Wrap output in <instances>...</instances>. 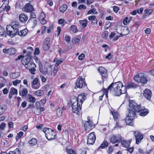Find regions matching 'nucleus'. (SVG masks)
<instances>
[{
    "label": "nucleus",
    "instance_id": "obj_5",
    "mask_svg": "<svg viewBox=\"0 0 154 154\" xmlns=\"http://www.w3.org/2000/svg\"><path fill=\"white\" fill-rule=\"evenodd\" d=\"M134 79L137 83H140L142 84H145L147 82V79L143 73H139L136 75L134 78Z\"/></svg>",
    "mask_w": 154,
    "mask_h": 154
},
{
    "label": "nucleus",
    "instance_id": "obj_47",
    "mask_svg": "<svg viewBox=\"0 0 154 154\" xmlns=\"http://www.w3.org/2000/svg\"><path fill=\"white\" fill-rule=\"evenodd\" d=\"M11 94H15L17 93V90L16 89L14 88H11Z\"/></svg>",
    "mask_w": 154,
    "mask_h": 154
},
{
    "label": "nucleus",
    "instance_id": "obj_33",
    "mask_svg": "<svg viewBox=\"0 0 154 154\" xmlns=\"http://www.w3.org/2000/svg\"><path fill=\"white\" fill-rule=\"evenodd\" d=\"M131 20V17H130L129 18H128V17H126L124 19L123 22V23L124 25H126L130 23Z\"/></svg>",
    "mask_w": 154,
    "mask_h": 154
},
{
    "label": "nucleus",
    "instance_id": "obj_14",
    "mask_svg": "<svg viewBox=\"0 0 154 154\" xmlns=\"http://www.w3.org/2000/svg\"><path fill=\"white\" fill-rule=\"evenodd\" d=\"M98 70L102 75V77L105 78H106L107 76V71L104 67L100 66Z\"/></svg>",
    "mask_w": 154,
    "mask_h": 154
},
{
    "label": "nucleus",
    "instance_id": "obj_34",
    "mask_svg": "<svg viewBox=\"0 0 154 154\" xmlns=\"http://www.w3.org/2000/svg\"><path fill=\"white\" fill-rule=\"evenodd\" d=\"M70 28L71 30L74 33H76L78 31L76 26L75 25H72L71 26Z\"/></svg>",
    "mask_w": 154,
    "mask_h": 154
},
{
    "label": "nucleus",
    "instance_id": "obj_2",
    "mask_svg": "<svg viewBox=\"0 0 154 154\" xmlns=\"http://www.w3.org/2000/svg\"><path fill=\"white\" fill-rule=\"evenodd\" d=\"M70 102L73 112L78 114L81 109V106L82 104H79V103L77 102V98L76 97H74L71 99Z\"/></svg>",
    "mask_w": 154,
    "mask_h": 154
},
{
    "label": "nucleus",
    "instance_id": "obj_1",
    "mask_svg": "<svg viewBox=\"0 0 154 154\" xmlns=\"http://www.w3.org/2000/svg\"><path fill=\"white\" fill-rule=\"evenodd\" d=\"M126 88L123 85L122 83L119 81L112 83L107 89L104 90L106 92V96H107L108 91H112L117 96H119L122 94H125L126 92Z\"/></svg>",
    "mask_w": 154,
    "mask_h": 154
},
{
    "label": "nucleus",
    "instance_id": "obj_19",
    "mask_svg": "<svg viewBox=\"0 0 154 154\" xmlns=\"http://www.w3.org/2000/svg\"><path fill=\"white\" fill-rule=\"evenodd\" d=\"M24 11L26 12H32L34 10L32 6L30 3L26 4L24 7Z\"/></svg>",
    "mask_w": 154,
    "mask_h": 154
},
{
    "label": "nucleus",
    "instance_id": "obj_29",
    "mask_svg": "<svg viewBox=\"0 0 154 154\" xmlns=\"http://www.w3.org/2000/svg\"><path fill=\"white\" fill-rule=\"evenodd\" d=\"M131 141V140L127 141L125 140H123L121 141V143L124 147L127 148L129 146Z\"/></svg>",
    "mask_w": 154,
    "mask_h": 154
},
{
    "label": "nucleus",
    "instance_id": "obj_51",
    "mask_svg": "<svg viewBox=\"0 0 154 154\" xmlns=\"http://www.w3.org/2000/svg\"><path fill=\"white\" fill-rule=\"evenodd\" d=\"M45 15L43 12H42L40 13L39 16V20H42L43 18H45Z\"/></svg>",
    "mask_w": 154,
    "mask_h": 154
},
{
    "label": "nucleus",
    "instance_id": "obj_49",
    "mask_svg": "<svg viewBox=\"0 0 154 154\" xmlns=\"http://www.w3.org/2000/svg\"><path fill=\"white\" fill-rule=\"evenodd\" d=\"M145 14L148 15H150L152 12V10L150 9L149 10L146 9L144 10Z\"/></svg>",
    "mask_w": 154,
    "mask_h": 154
},
{
    "label": "nucleus",
    "instance_id": "obj_10",
    "mask_svg": "<svg viewBox=\"0 0 154 154\" xmlns=\"http://www.w3.org/2000/svg\"><path fill=\"white\" fill-rule=\"evenodd\" d=\"M84 79L80 77L77 78L76 83L75 87L79 88H82L85 86L86 84Z\"/></svg>",
    "mask_w": 154,
    "mask_h": 154
},
{
    "label": "nucleus",
    "instance_id": "obj_60",
    "mask_svg": "<svg viewBox=\"0 0 154 154\" xmlns=\"http://www.w3.org/2000/svg\"><path fill=\"white\" fill-rule=\"evenodd\" d=\"M113 11L116 13H117L119 10V8L116 6H114L113 7Z\"/></svg>",
    "mask_w": 154,
    "mask_h": 154
},
{
    "label": "nucleus",
    "instance_id": "obj_36",
    "mask_svg": "<svg viewBox=\"0 0 154 154\" xmlns=\"http://www.w3.org/2000/svg\"><path fill=\"white\" fill-rule=\"evenodd\" d=\"M8 54L12 55L15 54L16 52L15 49L14 48H8Z\"/></svg>",
    "mask_w": 154,
    "mask_h": 154
},
{
    "label": "nucleus",
    "instance_id": "obj_21",
    "mask_svg": "<svg viewBox=\"0 0 154 154\" xmlns=\"http://www.w3.org/2000/svg\"><path fill=\"white\" fill-rule=\"evenodd\" d=\"M19 19L20 21L25 23L28 20V17L24 14H21L19 16Z\"/></svg>",
    "mask_w": 154,
    "mask_h": 154
},
{
    "label": "nucleus",
    "instance_id": "obj_11",
    "mask_svg": "<svg viewBox=\"0 0 154 154\" xmlns=\"http://www.w3.org/2000/svg\"><path fill=\"white\" fill-rule=\"evenodd\" d=\"M93 123L90 120V118L88 117V121L84 122V126L86 131H89L93 126Z\"/></svg>",
    "mask_w": 154,
    "mask_h": 154
},
{
    "label": "nucleus",
    "instance_id": "obj_24",
    "mask_svg": "<svg viewBox=\"0 0 154 154\" xmlns=\"http://www.w3.org/2000/svg\"><path fill=\"white\" fill-rule=\"evenodd\" d=\"M7 107L5 104H2L0 105V115L3 113L7 110Z\"/></svg>",
    "mask_w": 154,
    "mask_h": 154
},
{
    "label": "nucleus",
    "instance_id": "obj_45",
    "mask_svg": "<svg viewBox=\"0 0 154 154\" xmlns=\"http://www.w3.org/2000/svg\"><path fill=\"white\" fill-rule=\"evenodd\" d=\"M5 33L4 29L0 25V37L4 36Z\"/></svg>",
    "mask_w": 154,
    "mask_h": 154
},
{
    "label": "nucleus",
    "instance_id": "obj_16",
    "mask_svg": "<svg viewBox=\"0 0 154 154\" xmlns=\"http://www.w3.org/2000/svg\"><path fill=\"white\" fill-rule=\"evenodd\" d=\"M50 38H47L45 39L44 43L43 45V48L44 50H48L50 46Z\"/></svg>",
    "mask_w": 154,
    "mask_h": 154
},
{
    "label": "nucleus",
    "instance_id": "obj_9",
    "mask_svg": "<svg viewBox=\"0 0 154 154\" xmlns=\"http://www.w3.org/2000/svg\"><path fill=\"white\" fill-rule=\"evenodd\" d=\"M96 136L94 132L90 133L88 136L87 143L88 144L92 145L95 142Z\"/></svg>",
    "mask_w": 154,
    "mask_h": 154
},
{
    "label": "nucleus",
    "instance_id": "obj_18",
    "mask_svg": "<svg viewBox=\"0 0 154 154\" xmlns=\"http://www.w3.org/2000/svg\"><path fill=\"white\" fill-rule=\"evenodd\" d=\"M12 27V29L13 30L17 31L18 32H19V29L20 27V24L18 22H13L11 23V25Z\"/></svg>",
    "mask_w": 154,
    "mask_h": 154
},
{
    "label": "nucleus",
    "instance_id": "obj_25",
    "mask_svg": "<svg viewBox=\"0 0 154 154\" xmlns=\"http://www.w3.org/2000/svg\"><path fill=\"white\" fill-rule=\"evenodd\" d=\"M28 22L32 25V27H34L37 24V20L36 18H30Z\"/></svg>",
    "mask_w": 154,
    "mask_h": 154
},
{
    "label": "nucleus",
    "instance_id": "obj_22",
    "mask_svg": "<svg viewBox=\"0 0 154 154\" xmlns=\"http://www.w3.org/2000/svg\"><path fill=\"white\" fill-rule=\"evenodd\" d=\"M38 82V79L37 78H35L32 81L31 83V87L32 88L37 89L39 87V85L37 84Z\"/></svg>",
    "mask_w": 154,
    "mask_h": 154
},
{
    "label": "nucleus",
    "instance_id": "obj_3",
    "mask_svg": "<svg viewBox=\"0 0 154 154\" xmlns=\"http://www.w3.org/2000/svg\"><path fill=\"white\" fill-rule=\"evenodd\" d=\"M32 56L30 54V52H28L27 55L25 57H23L21 60L22 63L24 66L25 67L26 69H29L30 66L34 63L30 62Z\"/></svg>",
    "mask_w": 154,
    "mask_h": 154
},
{
    "label": "nucleus",
    "instance_id": "obj_48",
    "mask_svg": "<svg viewBox=\"0 0 154 154\" xmlns=\"http://www.w3.org/2000/svg\"><path fill=\"white\" fill-rule=\"evenodd\" d=\"M29 100L30 102L32 103H34L35 101V98L32 97L31 95H29Z\"/></svg>",
    "mask_w": 154,
    "mask_h": 154
},
{
    "label": "nucleus",
    "instance_id": "obj_44",
    "mask_svg": "<svg viewBox=\"0 0 154 154\" xmlns=\"http://www.w3.org/2000/svg\"><path fill=\"white\" fill-rule=\"evenodd\" d=\"M62 113V109L59 108L57 109V114L58 116H60Z\"/></svg>",
    "mask_w": 154,
    "mask_h": 154
},
{
    "label": "nucleus",
    "instance_id": "obj_12",
    "mask_svg": "<svg viewBox=\"0 0 154 154\" xmlns=\"http://www.w3.org/2000/svg\"><path fill=\"white\" fill-rule=\"evenodd\" d=\"M6 30L7 35L11 37H12L15 35L17 32V31L13 30L12 27L10 25H8L6 27Z\"/></svg>",
    "mask_w": 154,
    "mask_h": 154
},
{
    "label": "nucleus",
    "instance_id": "obj_46",
    "mask_svg": "<svg viewBox=\"0 0 154 154\" xmlns=\"http://www.w3.org/2000/svg\"><path fill=\"white\" fill-rule=\"evenodd\" d=\"M108 142L106 141H105L103 142L100 146V147L102 149L108 146Z\"/></svg>",
    "mask_w": 154,
    "mask_h": 154
},
{
    "label": "nucleus",
    "instance_id": "obj_58",
    "mask_svg": "<svg viewBox=\"0 0 154 154\" xmlns=\"http://www.w3.org/2000/svg\"><path fill=\"white\" fill-rule=\"evenodd\" d=\"M6 126V124L4 123H2L0 126V129L3 130Z\"/></svg>",
    "mask_w": 154,
    "mask_h": 154
},
{
    "label": "nucleus",
    "instance_id": "obj_8",
    "mask_svg": "<svg viewBox=\"0 0 154 154\" xmlns=\"http://www.w3.org/2000/svg\"><path fill=\"white\" fill-rule=\"evenodd\" d=\"M122 137L120 134L113 135L110 137V141L113 143H119L122 140Z\"/></svg>",
    "mask_w": 154,
    "mask_h": 154
},
{
    "label": "nucleus",
    "instance_id": "obj_63",
    "mask_svg": "<svg viewBox=\"0 0 154 154\" xmlns=\"http://www.w3.org/2000/svg\"><path fill=\"white\" fill-rule=\"evenodd\" d=\"M36 17L35 14L34 12H32L30 14V18H36Z\"/></svg>",
    "mask_w": 154,
    "mask_h": 154
},
{
    "label": "nucleus",
    "instance_id": "obj_42",
    "mask_svg": "<svg viewBox=\"0 0 154 154\" xmlns=\"http://www.w3.org/2000/svg\"><path fill=\"white\" fill-rule=\"evenodd\" d=\"M27 29H24L21 30L20 33L19 32L18 34L20 35L25 36L27 33Z\"/></svg>",
    "mask_w": 154,
    "mask_h": 154
},
{
    "label": "nucleus",
    "instance_id": "obj_38",
    "mask_svg": "<svg viewBox=\"0 0 154 154\" xmlns=\"http://www.w3.org/2000/svg\"><path fill=\"white\" fill-rule=\"evenodd\" d=\"M112 113L115 120H116L118 119L119 115L117 112L113 111L112 112Z\"/></svg>",
    "mask_w": 154,
    "mask_h": 154
},
{
    "label": "nucleus",
    "instance_id": "obj_26",
    "mask_svg": "<svg viewBox=\"0 0 154 154\" xmlns=\"http://www.w3.org/2000/svg\"><path fill=\"white\" fill-rule=\"evenodd\" d=\"M36 66L35 63H33L31 64L30 66L29 69V71L30 72L31 74H34L35 73L34 72L35 71V68Z\"/></svg>",
    "mask_w": 154,
    "mask_h": 154
},
{
    "label": "nucleus",
    "instance_id": "obj_40",
    "mask_svg": "<svg viewBox=\"0 0 154 154\" xmlns=\"http://www.w3.org/2000/svg\"><path fill=\"white\" fill-rule=\"evenodd\" d=\"M45 110V109L43 107H41L38 110H36L35 113L36 115H38L41 113V112Z\"/></svg>",
    "mask_w": 154,
    "mask_h": 154
},
{
    "label": "nucleus",
    "instance_id": "obj_41",
    "mask_svg": "<svg viewBox=\"0 0 154 154\" xmlns=\"http://www.w3.org/2000/svg\"><path fill=\"white\" fill-rule=\"evenodd\" d=\"M96 11V9L95 8L91 9L88 12V14H89L94 13L95 14H97V12Z\"/></svg>",
    "mask_w": 154,
    "mask_h": 154
},
{
    "label": "nucleus",
    "instance_id": "obj_39",
    "mask_svg": "<svg viewBox=\"0 0 154 154\" xmlns=\"http://www.w3.org/2000/svg\"><path fill=\"white\" fill-rule=\"evenodd\" d=\"M108 34V32L107 31H105L102 34V38L105 39H106Z\"/></svg>",
    "mask_w": 154,
    "mask_h": 154
},
{
    "label": "nucleus",
    "instance_id": "obj_6",
    "mask_svg": "<svg viewBox=\"0 0 154 154\" xmlns=\"http://www.w3.org/2000/svg\"><path fill=\"white\" fill-rule=\"evenodd\" d=\"M135 116V112L133 110L129 111V113L126 117V122L128 125L132 126L133 125L132 120Z\"/></svg>",
    "mask_w": 154,
    "mask_h": 154
},
{
    "label": "nucleus",
    "instance_id": "obj_30",
    "mask_svg": "<svg viewBox=\"0 0 154 154\" xmlns=\"http://www.w3.org/2000/svg\"><path fill=\"white\" fill-rule=\"evenodd\" d=\"M37 142V140L35 138H32L28 141V143L31 146L35 145Z\"/></svg>",
    "mask_w": 154,
    "mask_h": 154
},
{
    "label": "nucleus",
    "instance_id": "obj_64",
    "mask_svg": "<svg viewBox=\"0 0 154 154\" xmlns=\"http://www.w3.org/2000/svg\"><path fill=\"white\" fill-rule=\"evenodd\" d=\"M39 49L38 48H35L34 51V54L36 55H38L39 53Z\"/></svg>",
    "mask_w": 154,
    "mask_h": 154
},
{
    "label": "nucleus",
    "instance_id": "obj_52",
    "mask_svg": "<svg viewBox=\"0 0 154 154\" xmlns=\"http://www.w3.org/2000/svg\"><path fill=\"white\" fill-rule=\"evenodd\" d=\"M123 127V125L120 124V123L118 122H116V125L114 127V128H122Z\"/></svg>",
    "mask_w": 154,
    "mask_h": 154
},
{
    "label": "nucleus",
    "instance_id": "obj_35",
    "mask_svg": "<svg viewBox=\"0 0 154 154\" xmlns=\"http://www.w3.org/2000/svg\"><path fill=\"white\" fill-rule=\"evenodd\" d=\"M44 93V92L42 90H39L35 92V94L38 96H40L42 95Z\"/></svg>",
    "mask_w": 154,
    "mask_h": 154
},
{
    "label": "nucleus",
    "instance_id": "obj_59",
    "mask_svg": "<svg viewBox=\"0 0 154 154\" xmlns=\"http://www.w3.org/2000/svg\"><path fill=\"white\" fill-rule=\"evenodd\" d=\"M68 153L69 154H75V153L72 149H69L67 150Z\"/></svg>",
    "mask_w": 154,
    "mask_h": 154
},
{
    "label": "nucleus",
    "instance_id": "obj_28",
    "mask_svg": "<svg viewBox=\"0 0 154 154\" xmlns=\"http://www.w3.org/2000/svg\"><path fill=\"white\" fill-rule=\"evenodd\" d=\"M88 20L87 19H85L84 20H80L79 22L81 25L82 28H84L87 26Z\"/></svg>",
    "mask_w": 154,
    "mask_h": 154
},
{
    "label": "nucleus",
    "instance_id": "obj_17",
    "mask_svg": "<svg viewBox=\"0 0 154 154\" xmlns=\"http://www.w3.org/2000/svg\"><path fill=\"white\" fill-rule=\"evenodd\" d=\"M143 95L146 99L149 100L152 96L151 91L149 89H146L143 91Z\"/></svg>",
    "mask_w": 154,
    "mask_h": 154
},
{
    "label": "nucleus",
    "instance_id": "obj_50",
    "mask_svg": "<svg viewBox=\"0 0 154 154\" xmlns=\"http://www.w3.org/2000/svg\"><path fill=\"white\" fill-rule=\"evenodd\" d=\"M106 79V78H105L103 77H102L100 79H98L97 82L100 84H101L102 83H103V81Z\"/></svg>",
    "mask_w": 154,
    "mask_h": 154
},
{
    "label": "nucleus",
    "instance_id": "obj_43",
    "mask_svg": "<svg viewBox=\"0 0 154 154\" xmlns=\"http://www.w3.org/2000/svg\"><path fill=\"white\" fill-rule=\"evenodd\" d=\"M23 132L22 131H20L19 133H18L17 134V136L16 137V140H17L19 139L20 137L23 134Z\"/></svg>",
    "mask_w": 154,
    "mask_h": 154
},
{
    "label": "nucleus",
    "instance_id": "obj_20",
    "mask_svg": "<svg viewBox=\"0 0 154 154\" xmlns=\"http://www.w3.org/2000/svg\"><path fill=\"white\" fill-rule=\"evenodd\" d=\"M84 98V94L83 93L81 94L78 96L77 99V102L79 103V104H82L85 100Z\"/></svg>",
    "mask_w": 154,
    "mask_h": 154
},
{
    "label": "nucleus",
    "instance_id": "obj_4",
    "mask_svg": "<svg viewBox=\"0 0 154 154\" xmlns=\"http://www.w3.org/2000/svg\"><path fill=\"white\" fill-rule=\"evenodd\" d=\"M43 131L45 134V137L48 140H51L55 138V133L51 129L45 128L43 129Z\"/></svg>",
    "mask_w": 154,
    "mask_h": 154
},
{
    "label": "nucleus",
    "instance_id": "obj_56",
    "mask_svg": "<svg viewBox=\"0 0 154 154\" xmlns=\"http://www.w3.org/2000/svg\"><path fill=\"white\" fill-rule=\"evenodd\" d=\"M85 57V54H82L78 57V58L80 60H82L84 59Z\"/></svg>",
    "mask_w": 154,
    "mask_h": 154
},
{
    "label": "nucleus",
    "instance_id": "obj_31",
    "mask_svg": "<svg viewBox=\"0 0 154 154\" xmlns=\"http://www.w3.org/2000/svg\"><path fill=\"white\" fill-rule=\"evenodd\" d=\"M67 8V6L66 5L64 4L60 7L59 10L60 12L63 13L66 11Z\"/></svg>",
    "mask_w": 154,
    "mask_h": 154
},
{
    "label": "nucleus",
    "instance_id": "obj_54",
    "mask_svg": "<svg viewBox=\"0 0 154 154\" xmlns=\"http://www.w3.org/2000/svg\"><path fill=\"white\" fill-rule=\"evenodd\" d=\"M78 9L79 10H81L82 9H86V7L85 5L81 4L78 7Z\"/></svg>",
    "mask_w": 154,
    "mask_h": 154
},
{
    "label": "nucleus",
    "instance_id": "obj_37",
    "mask_svg": "<svg viewBox=\"0 0 154 154\" xmlns=\"http://www.w3.org/2000/svg\"><path fill=\"white\" fill-rule=\"evenodd\" d=\"M136 87V85L133 82L129 83L127 86V88L129 89L130 88H135Z\"/></svg>",
    "mask_w": 154,
    "mask_h": 154
},
{
    "label": "nucleus",
    "instance_id": "obj_57",
    "mask_svg": "<svg viewBox=\"0 0 154 154\" xmlns=\"http://www.w3.org/2000/svg\"><path fill=\"white\" fill-rule=\"evenodd\" d=\"M21 82L20 80H16L13 82V84L14 85H16L18 84H19Z\"/></svg>",
    "mask_w": 154,
    "mask_h": 154
},
{
    "label": "nucleus",
    "instance_id": "obj_55",
    "mask_svg": "<svg viewBox=\"0 0 154 154\" xmlns=\"http://www.w3.org/2000/svg\"><path fill=\"white\" fill-rule=\"evenodd\" d=\"M35 105L36 106L37 108L36 110H39V109L41 107L40 103L39 102L37 101L35 103Z\"/></svg>",
    "mask_w": 154,
    "mask_h": 154
},
{
    "label": "nucleus",
    "instance_id": "obj_62",
    "mask_svg": "<svg viewBox=\"0 0 154 154\" xmlns=\"http://www.w3.org/2000/svg\"><path fill=\"white\" fill-rule=\"evenodd\" d=\"M45 18H43V19H42V20H39L40 23L42 24H43V25L47 23L46 21L45 20Z\"/></svg>",
    "mask_w": 154,
    "mask_h": 154
},
{
    "label": "nucleus",
    "instance_id": "obj_13",
    "mask_svg": "<svg viewBox=\"0 0 154 154\" xmlns=\"http://www.w3.org/2000/svg\"><path fill=\"white\" fill-rule=\"evenodd\" d=\"M48 71L50 73H52L51 66L49 64H46L45 65L44 69H43L41 72L43 75H45L48 73Z\"/></svg>",
    "mask_w": 154,
    "mask_h": 154
},
{
    "label": "nucleus",
    "instance_id": "obj_15",
    "mask_svg": "<svg viewBox=\"0 0 154 154\" xmlns=\"http://www.w3.org/2000/svg\"><path fill=\"white\" fill-rule=\"evenodd\" d=\"M134 136L136 138V143L138 144L140 141L143 138V135L139 132L135 131L134 132Z\"/></svg>",
    "mask_w": 154,
    "mask_h": 154
},
{
    "label": "nucleus",
    "instance_id": "obj_7",
    "mask_svg": "<svg viewBox=\"0 0 154 154\" xmlns=\"http://www.w3.org/2000/svg\"><path fill=\"white\" fill-rule=\"evenodd\" d=\"M129 106L131 108V109H130L129 111L131 110L135 112H139L140 110H142V107H141V105H138L134 102H132L131 103L130 102Z\"/></svg>",
    "mask_w": 154,
    "mask_h": 154
},
{
    "label": "nucleus",
    "instance_id": "obj_23",
    "mask_svg": "<svg viewBox=\"0 0 154 154\" xmlns=\"http://www.w3.org/2000/svg\"><path fill=\"white\" fill-rule=\"evenodd\" d=\"M139 115L141 116H145L146 115L149 113V111L148 109H145V108L143 107L142 108V110L140 112Z\"/></svg>",
    "mask_w": 154,
    "mask_h": 154
},
{
    "label": "nucleus",
    "instance_id": "obj_32",
    "mask_svg": "<svg viewBox=\"0 0 154 154\" xmlns=\"http://www.w3.org/2000/svg\"><path fill=\"white\" fill-rule=\"evenodd\" d=\"M10 154H21V153L19 149L16 148L13 151H10Z\"/></svg>",
    "mask_w": 154,
    "mask_h": 154
},
{
    "label": "nucleus",
    "instance_id": "obj_27",
    "mask_svg": "<svg viewBox=\"0 0 154 154\" xmlns=\"http://www.w3.org/2000/svg\"><path fill=\"white\" fill-rule=\"evenodd\" d=\"M28 89L25 88H23L22 90H20V94L23 96H25L28 94Z\"/></svg>",
    "mask_w": 154,
    "mask_h": 154
},
{
    "label": "nucleus",
    "instance_id": "obj_53",
    "mask_svg": "<svg viewBox=\"0 0 154 154\" xmlns=\"http://www.w3.org/2000/svg\"><path fill=\"white\" fill-rule=\"evenodd\" d=\"M63 61V60L62 58H60L58 61H57L56 63L55 66H57L60 63H61Z\"/></svg>",
    "mask_w": 154,
    "mask_h": 154
},
{
    "label": "nucleus",
    "instance_id": "obj_61",
    "mask_svg": "<svg viewBox=\"0 0 154 154\" xmlns=\"http://www.w3.org/2000/svg\"><path fill=\"white\" fill-rule=\"evenodd\" d=\"M65 40L67 42H69L70 41V38L69 36H65Z\"/></svg>",
    "mask_w": 154,
    "mask_h": 154
}]
</instances>
